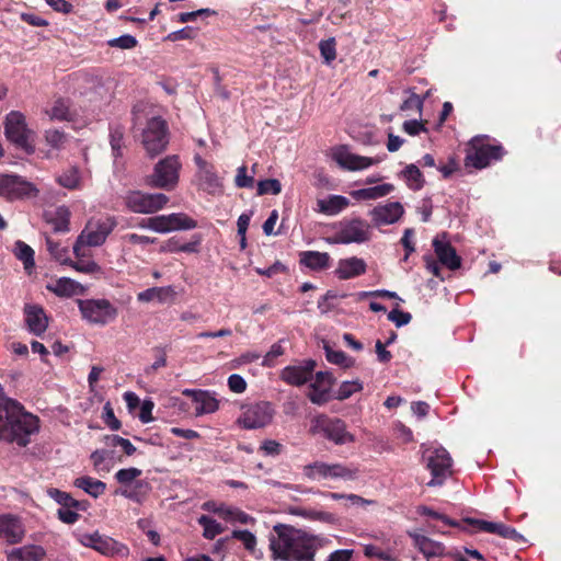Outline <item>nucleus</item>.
I'll use <instances>...</instances> for the list:
<instances>
[{
    "label": "nucleus",
    "mask_w": 561,
    "mask_h": 561,
    "mask_svg": "<svg viewBox=\"0 0 561 561\" xmlns=\"http://www.w3.org/2000/svg\"><path fill=\"white\" fill-rule=\"evenodd\" d=\"M270 537V549L274 559L283 561H314L313 539L291 526L277 524Z\"/></svg>",
    "instance_id": "1"
},
{
    "label": "nucleus",
    "mask_w": 561,
    "mask_h": 561,
    "mask_svg": "<svg viewBox=\"0 0 561 561\" xmlns=\"http://www.w3.org/2000/svg\"><path fill=\"white\" fill-rule=\"evenodd\" d=\"M505 154L506 150L502 145L491 144L486 135H478L468 142L465 165L481 170L493 162L501 161Z\"/></svg>",
    "instance_id": "2"
},
{
    "label": "nucleus",
    "mask_w": 561,
    "mask_h": 561,
    "mask_svg": "<svg viewBox=\"0 0 561 561\" xmlns=\"http://www.w3.org/2000/svg\"><path fill=\"white\" fill-rule=\"evenodd\" d=\"M4 136L15 148L23 150L26 154L35 152V137L33 129L28 128L26 117L19 111H11L5 115L3 122Z\"/></svg>",
    "instance_id": "3"
},
{
    "label": "nucleus",
    "mask_w": 561,
    "mask_h": 561,
    "mask_svg": "<svg viewBox=\"0 0 561 561\" xmlns=\"http://www.w3.org/2000/svg\"><path fill=\"white\" fill-rule=\"evenodd\" d=\"M182 163L178 154H170L159 160L148 178L150 186L172 191L179 183Z\"/></svg>",
    "instance_id": "4"
},
{
    "label": "nucleus",
    "mask_w": 561,
    "mask_h": 561,
    "mask_svg": "<svg viewBox=\"0 0 561 561\" xmlns=\"http://www.w3.org/2000/svg\"><path fill=\"white\" fill-rule=\"evenodd\" d=\"M82 319L91 324L106 325L116 320L118 309L107 299H78Z\"/></svg>",
    "instance_id": "5"
},
{
    "label": "nucleus",
    "mask_w": 561,
    "mask_h": 561,
    "mask_svg": "<svg viewBox=\"0 0 561 561\" xmlns=\"http://www.w3.org/2000/svg\"><path fill=\"white\" fill-rule=\"evenodd\" d=\"M141 144L151 158H154L167 149L169 144V128L162 117L153 116L147 121L141 135Z\"/></svg>",
    "instance_id": "6"
},
{
    "label": "nucleus",
    "mask_w": 561,
    "mask_h": 561,
    "mask_svg": "<svg viewBox=\"0 0 561 561\" xmlns=\"http://www.w3.org/2000/svg\"><path fill=\"white\" fill-rule=\"evenodd\" d=\"M426 469L430 470L432 479L427 482V486H440L446 479L453 474V459L447 449L437 447L427 449L423 454Z\"/></svg>",
    "instance_id": "7"
},
{
    "label": "nucleus",
    "mask_w": 561,
    "mask_h": 561,
    "mask_svg": "<svg viewBox=\"0 0 561 561\" xmlns=\"http://www.w3.org/2000/svg\"><path fill=\"white\" fill-rule=\"evenodd\" d=\"M274 415V409L270 402L260 401L242 407V413L237 423L247 430L262 428L268 425Z\"/></svg>",
    "instance_id": "8"
},
{
    "label": "nucleus",
    "mask_w": 561,
    "mask_h": 561,
    "mask_svg": "<svg viewBox=\"0 0 561 561\" xmlns=\"http://www.w3.org/2000/svg\"><path fill=\"white\" fill-rule=\"evenodd\" d=\"M304 474L311 480L328 478L354 480L357 478L358 470L356 468L346 467L342 463L316 461L304 467Z\"/></svg>",
    "instance_id": "9"
},
{
    "label": "nucleus",
    "mask_w": 561,
    "mask_h": 561,
    "mask_svg": "<svg viewBox=\"0 0 561 561\" xmlns=\"http://www.w3.org/2000/svg\"><path fill=\"white\" fill-rule=\"evenodd\" d=\"M169 202V197L163 193H141L139 191L129 192L125 196L126 207L137 214H153L162 209Z\"/></svg>",
    "instance_id": "10"
},
{
    "label": "nucleus",
    "mask_w": 561,
    "mask_h": 561,
    "mask_svg": "<svg viewBox=\"0 0 561 561\" xmlns=\"http://www.w3.org/2000/svg\"><path fill=\"white\" fill-rule=\"evenodd\" d=\"M78 540L82 546L92 548L105 557H127L129 554V549L126 545L112 537L101 535L98 531L93 534H82L79 536Z\"/></svg>",
    "instance_id": "11"
},
{
    "label": "nucleus",
    "mask_w": 561,
    "mask_h": 561,
    "mask_svg": "<svg viewBox=\"0 0 561 561\" xmlns=\"http://www.w3.org/2000/svg\"><path fill=\"white\" fill-rule=\"evenodd\" d=\"M38 190L20 175L0 174V196L8 199H19L36 196Z\"/></svg>",
    "instance_id": "12"
},
{
    "label": "nucleus",
    "mask_w": 561,
    "mask_h": 561,
    "mask_svg": "<svg viewBox=\"0 0 561 561\" xmlns=\"http://www.w3.org/2000/svg\"><path fill=\"white\" fill-rule=\"evenodd\" d=\"M370 239V226L360 218H354L342 224L334 234L332 242L340 244L363 243Z\"/></svg>",
    "instance_id": "13"
},
{
    "label": "nucleus",
    "mask_w": 561,
    "mask_h": 561,
    "mask_svg": "<svg viewBox=\"0 0 561 561\" xmlns=\"http://www.w3.org/2000/svg\"><path fill=\"white\" fill-rule=\"evenodd\" d=\"M115 226L113 218L99 220L95 224L89 222L80 234V241H84L89 247H99L105 242Z\"/></svg>",
    "instance_id": "14"
},
{
    "label": "nucleus",
    "mask_w": 561,
    "mask_h": 561,
    "mask_svg": "<svg viewBox=\"0 0 561 561\" xmlns=\"http://www.w3.org/2000/svg\"><path fill=\"white\" fill-rule=\"evenodd\" d=\"M404 214V208L399 202L379 204L369 210L374 226L380 227L397 222Z\"/></svg>",
    "instance_id": "15"
},
{
    "label": "nucleus",
    "mask_w": 561,
    "mask_h": 561,
    "mask_svg": "<svg viewBox=\"0 0 561 561\" xmlns=\"http://www.w3.org/2000/svg\"><path fill=\"white\" fill-rule=\"evenodd\" d=\"M318 426L325 438L337 445L354 440L353 435L346 431L345 422L340 419L323 417L318 421Z\"/></svg>",
    "instance_id": "16"
},
{
    "label": "nucleus",
    "mask_w": 561,
    "mask_h": 561,
    "mask_svg": "<svg viewBox=\"0 0 561 561\" xmlns=\"http://www.w3.org/2000/svg\"><path fill=\"white\" fill-rule=\"evenodd\" d=\"M25 537V527L21 518L13 514L0 515V538L9 545L22 542Z\"/></svg>",
    "instance_id": "17"
},
{
    "label": "nucleus",
    "mask_w": 561,
    "mask_h": 561,
    "mask_svg": "<svg viewBox=\"0 0 561 561\" xmlns=\"http://www.w3.org/2000/svg\"><path fill=\"white\" fill-rule=\"evenodd\" d=\"M334 377L330 371H318L314 381L310 383L309 400L314 404H324L330 400V391L334 383Z\"/></svg>",
    "instance_id": "18"
},
{
    "label": "nucleus",
    "mask_w": 561,
    "mask_h": 561,
    "mask_svg": "<svg viewBox=\"0 0 561 561\" xmlns=\"http://www.w3.org/2000/svg\"><path fill=\"white\" fill-rule=\"evenodd\" d=\"M409 536L413 540V546L427 561H431L433 558L450 556L451 553L446 551V547L443 542L436 541L427 536L417 533H409Z\"/></svg>",
    "instance_id": "19"
},
{
    "label": "nucleus",
    "mask_w": 561,
    "mask_h": 561,
    "mask_svg": "<svg viewBox=\"0 0 561 561\" xmlns=\"http://www.w3.org/2000/svg\"><path fill=\"white\" fill-rule=\"evenodd\" d=\"M317 366L316 360H305L304 365L287 366L280 371V379L291 386H302L312 377Z\"/></svg>",
    "instance_id": "20"
},
{
    "label": "nucleus",
    "mask_w": 561,
    "mask_h": 561,
    "mask_svg": "<svg viewBox=\"0 0 561 561\" xmlns=\"http://www.w3.org/2000/svg\"><path fill=\"white\" fill-rule=\"evenodd\" d=\"M182 394L184 397L191 398L192 401L196 404V415L214 413L219 408L218 400L211 392L207 390L184 389Z\"/></svg>",
    "instance_id": "21"
},
{
    "label": "nucleus",
    "mask_w": 561,
    "mask_h": 561,
    "mask_svg": "<svg viewBox=\"0 0 561 561\" xmlns=\"http://www.w3.org/2000/svg\"><path fill=\"white\" fill-rule=\"evenodd\" d=\"M160 233L175 230H191L197 227V221L184 213L159 215Z\"/></svg>",
    "instance_id": "22"
},
{
    "label": "nucleus",
    "mask_w": 561,
    "mask_h": 561,
    "mask_svg": "<svg viewBox=\"0 0 561 561\" xmlns=\"http://www.w3.org/2000/svg\"><path fill=\"white\" fill-rule=\"evenodd\" d=\"M434 252L440 264L447 268L455 271L461 266V257L457 254L456 249L447 241L436 237L433 240Z\"/></svg>",
    "instance_id": "23"
},
{
    "label": "nucleus",
    "mask_w": 561,
    "mask_h": 561,
    "mask_svg": "<svg viewBox=\"0 0 561 561\" xmlns=\"http://www.w3.org/2000/svg\"><path fill=\"white\" fill-rule=\"evenodd\" d=\"M366 271V262L360 257L352 256L341 259L337 262V267L335 268L334 274L339 279L346 280L364 275Z\"/></svg>",
    "instance_id": "24"
},
{
    "label": "nucleus",
    "mask_w": 561,
    "mask_h": 561,
    "mask_svg": "<svg viewBox=\"0 0 561 561\" xmlns=\"http://www.w3.org/2000/svg\"><path fill=\"white\" fill-rule=\"evenodd\" d=\"M336 162L350 171H358L369 168L379 162L378 159L354 154L347 151L335 154Z\"/></svg>",
    "instance_id": "25"
},
{
    "label": "nucleus",
    "mask_w": 561,
    "mask_h": 561,
    "mask_svg": "<svg viewBox=\"0 0 561 561\" xmlns=\"http://www.w3.org/2000/svg\"><path fill=\"white\" fill-rule=\"evenodd\" d=\"M299 264L311 271L320 272L330 267L331 256L327 252L302 251L299 253Z\"/></svg>",
    "instance_id": "26"
},
{
    "label": "nucleus",
    "mask_w": 561,
    "mask_h": 561,
    "mask_svg": "<svg viewBox=\"0 0 561 561\" xmlns=\"http://www.w3.org/2000/svg\"><path fill=\"white\" fill-rule=\"evenodd\" d=\"M46 550L38 545H26L7 553V561H43Z\"/></svg>",
    "instance_id": "27"
},
{
    "label": "nucleus",
    "mask_w": 561,
    "mask_h": 561,
    "mask_svg": "<svg viewBox=\"0 0 561 561\" xmlns=\"http://www.w3.org/2000/svg\"><path fill=\"white\" fill-rule=\"evenodd\" d=\"M350 201L342 195H330L317 201V210L327 216H335L347 208Z\"/></svg>",
    "instance_id": "28"
},
{
    "label": "nucleus",
    "mask_w": 561,
    "mask_h": 561,
    "mask_svg": "<svg viewBox=\"0 0 561 561\" xmlns=\"http://www.w3.org/2000/svg\"><path fill=\"white\" fill-rule=\"evenodd\" d=\"M46 288L59 297H71L83 293V286L69 277H60L55 283L48 284Z\"/></svg>",
    "instance_id": "29"
},
{
    "label": "nucleus",
    "mask_w": 561,
    "mask_h": 561,
    "mask_svg": "<svg viewBox=\"0 0 561 561\" xmlns=\"http://www.w3.org/2000/svg\"><path fill=\"white\" fill-rule=\"evenodd\" d=\"M25 321L31 332L41 335L47 328V318L43 308L38 306H27L25 308Z\"/></svg>",
    "instance_id": "30"
},
{
    "label": "nucleus",
    "mask_w": 561,
    "mask_h": 561,
    "mask_svg": "<svg viewBox=\"0 0 561 561\" xmlns=\"http://www.w3.org/2000/svg\"><path fill=\"white\" fill-rule=\"evenodd\" d=\"M394 191V185L391 183H383L376 186L352 191L350 194L356 201L378 199L387 196Z\"/></svg>",
    "instance_id": "31"
},
{
    "label": "nucleus",
    "mask_w": 561,
    "mask_h": 561,
    "mask_svg": "<svg viewBox=\"0 0 561 561\" xmlns=\"http://www.w3.org/2000/svg\"><path fill=\"white\" fill-rule=\"evenodd\" d=\"M70 215V210L66 206H60L53 213H46L45 219L53 226L55 232H68Z\"/></svg>",
    "instance_id": "32"
},
{
    "label": "nucleus",
    "mask_w": 561,
    "mask_h": 561,
    "mask_svg": "<svg viewBox=\"0 0 561 561\" xmlns=\"http://www.w3.org/2000/svg\"><path fill=\"white\" fill-rule=\"evenodd\" d=\"M110 145L112 149V154L115 159L123 157V150L125 147L124 136H125V127L121 123H110Z\"/></svg>",
    "instance_id": "33"
},
{
    "label": "nucleus",
    "mask_w": 561,
    "mask_h": 561,
    "mask_svg": "<svg viewBox=\"0 0 561 561\" xmlns=\"http://www.w3.org/2000/svg\"><path fill=\"white\" fill-rule=\"evenodd\" d=\"M57 183L68 190H79L81 187V172L76 165L68 167L57 178Z\"/></svg>",
    "instance_id": "34"
},
{
    "label": "nucleus",
    "mask_w": 561,
    "mask_h": 561,
    "mask_svg": "<svg viewBox=\"0 0 561 561\" xmlns=\"http://www.w3.org/2000/svg\"><path fill=\"white\" fill-rule=\"evenodd\" d=\"M73 484L93 497L102 495L106 490V484L103 481L96 480L89 476L77 478Z\"/></svg>",
    "instance_id": "35"
},
{
    "label": "nucleus",
    "mask_w": 561,
    "mask_h": 561,
    "mask_svg": "<svg viewBox=\"0 0 561 561\" xmlns=\"http://www.w3.org/2000/svg\"><path fill=\"white\" fill-rule=\"evenodd\" d=\"M400 176L405 181L407 185L412 191H420L424 184V176L415 164H408L401 172Z\"/></svg>",
    "instance_id": "36"
},
{
    "label": "nucleus",
    "mask_w": 561,
    "mask_h": 561,
    "mask_svg": "<svg viewBox=\"0 0 561 561\" xmlns=\"http://www.w3.org/2000/svg\"><path fill=\"white\" fill-rule=\"evenodd\" d=\"M13 253L23 263L24 270L30 273L35 266L34 250L24 241L18 240L14 243Z\"/></svg>",
    "instance_id": "37"
},
{
    "label": "nucleus",
    "mask_w": 561,
    "mask_h": 561,
    "mask_svg": "<svg viewBox=\"0 0 561 561\" xmlns=\"http://www.w3.org/2000/svg\"><path fill=\"white\" fill-rule=\"evenodd\" d=\"M48 493L58 504L61 505L60 508L72 507L80 511L87 510V505L84 502H80L73 499L67 492L60 491L58 489H50Z\"/></svg>",
    "instance_id": "38"
},
{
    "label": "nucleus",
    "mask_w": 561,
    "mask_h": 561,
    "mask_svg": "<svg viewBox=\"0 0 561 561\" xmlns=\"http://www.w3.org/2000/svg\"><path fill=\"white\" fill-rule=\"evenodd\" d=\"M197 522L203 527L204 538L208 540H213L225 530V527L220 523L207 515H202Z\"/></svg>",
    "instance_id": "39"
},
{
    "label": "nucleus",
    "mask_w": 561,
    "mask_h": 561,
    "mask_svg": "<svg viewBox=\"0 0 561 561\" xmlns=\"http://www.w3.org/2000/svg\"><path fill=\"white\" fill-rule=\"evenodd\" d=\"M51 119L57 121H72L73 113L70 110V102L67 99H58L54 102L51 110L49 111Z\"/></svg>",
    "instance_id": "40"
},
{
    "label": "nucleus",
    "mask_w": 561,
    "mask_h": 561,
    "mask_svg": "<svg viewBox=\"0 0 561 561\" xmlns=\"http://www.w3.org/2000/svg\"><path fill=\"white\" fill-rule=\"evenodd\" d=\"M47 250L50 255L64 265H69L71 259L68 256L69 250L67 247H61L59 242H55L50 238H46Z\"/></svg>",
    "instance_id": "41"
},
{
    "label": "nucleus",
    "mask_w": 561,
    "mask_h": 561,
    "mask_svg": "<svg viewBox=\"0 0 561 561\" xmlns=\"http://www.w3.org/2000/svg\"><path fill=\"white\" fill-rule=\"evenodd\" d=\"M325 357L327 360L331 364L339 365L345 368L351 367L354 364V359L348 357L346 353L343 351H334L331 346L325 343L324 344Z\"/></svg>",
    "instance_id": "42"
},
{
    "label": "nucleus",
    "mask_w": 561,
    "mask_h": 561,
    "mask_svg": "<svg viewBox=\"0 0 561 561\" xmlns=\"http://www.w3.org/2000/svg\"><path fill=\"white\" fill-rule=\"evenodd\" d=\"M319 49L324 62L330 65L336 58V41L334 37L322 39L319 43Z\"/></svg>",
    "instance_id": "43"
},
{
    "label": "nucleus",
    "mask_w": 561,
    "mask_h": 561,
    "mask_svg": "<svg viewBox=\"0 0 561 561\" xmlns=\"http://www.w3.org/2000/svg\"><path fill=\"white\" fill-rule=\"evenodd\" d=\"M417 512L422 516H427V517H432L434 519H439L447 526L461 528L460 522L451 519L447 515L440 514L428 506H425V505L419 506Z\"/></svg>",
    "instance_id": "44"
},
{
    "label": "nucleus",
    "mask_w": 561,
    "mask_h": 561,
    "mask_svg": "<svg viewBox=\"0 0 561 561\" xmlns=\"http://www.w3.org/2000/svg\"><path fill=\"white\" fill-rule=\"evenodd\" d=\"M363 389V383L359 380L344 381L337 389L335 399L343 401L348 399L355 392H359Z\"/></svg>",
    "instance_id": "45"
},
{
    "label": "nucleus",
    "mask_w": 561,
    "mask_h": 561,
    "mask_svg": "<svg viewBox=\"0 0 561 561\" xmlns=\"http://www.w3.org/2000/svg\"><path fill=\"white\" fill-rule=\"evenodd\" d=\"M282 192V184L277 179H267L259 181L257 183V195H278Z\"/></svg>",
    "instance_id": "46"
},
{
    "label": "nucleus",
    "mask_w": 561,
    "mask_h": 561,
    "mask_svg": "<svg viewBox=\"0 0 561 561\" xmlns=\"http://www.w3.org/2000/svg\"><path fill=\"white\" fill-rule=\"evenodd\" d=\"M460 523L471 526L478 530L489 533V534H496V529H497V525H499V523L486 522V520L471 518V517H466Z\"/></svg>",
    "instance_id": "47"
},
{
    "label": "nucleus",
    "mask_w": 561,
    "mask_h": 561,
    "mask_svg": "<svg viewBox=\"0 0 561 561\" xmlns=\"http://www.w3.org/2000/svg\"><path fill=\"white\" fill-rule=\"evenodd\" d=\"M231 538L240 540L250 553L254 552L256 538L251 531L236 529L231 533Z\"/></svg>",
    "instance_id": "48"
},
{
    "label": "nucleus",
    "mask_w": 561,
    "mask_h": 561,
    "mask_svg": "<svg viewBox=\"0 0 561 561\" xmlns=\"http://www.w3.org/2000/svg\"><path fill=\"white\" fill-rule=\"evenodd\" d=\"M234 184L239 188H252L254 185V175L248 174L247 165H241L237 169V174L234 178Z\"/></svg>",
    "instance_id": "49"
},
{
    "label": "nucleus",
    "mask_w": 561,
    "mask_h": 561,
    "mask_svg": "<svg viewBox=\"0 0 561 561\" xmlns=\"http://www.w3.org/2000/svg\"><path fill=\"white\" fill-rule=\"evenodd\" d=\"M110 47L121 48V49H133L138 45V41L135 36L130 34H125L116 38H112L107 42Z\"/></svg>",
    "instance_id": "50"
},
{
    "label": "nucleus",
    "mask_w": 561,
    "mask_h": 561,
    "mask_svg": "<svg viewBox=\"0 0 561 561\" xmlns=\"http://www.w3.org/2000/svg\"><path fill=\"white\" fill-rule=\"evenodd\" d=\"M364 554H365V557L377 558V559H380L383 561H394L396 560V558L393 557V554L391 552L386 551L375 545H366L364 547Z\"/></svg>",
    "instance_id": "51"
},
{
    "label": "nucleus",
    "mask_w": 561,
    "mask_h": 561,
    "mask_svg": "<svg viewBox=\"0 0 561 561\" xmlns=\"http://www.w3.org/2000/svg\"><path fill=\"white\" fill-rule=\"evenodd\" d=\"M45 141L54 149H60L66 141V135L59 129H47L45 131Z\"/></svg>",
    "instance_id": "52"
},
{
    "label": "nucleus",
    "mask_w": 561,
    "mask_h": 561,
    "mask_svg": "<svg viewBox=\"0 0 561 561\" xmlns=\"http://www.w3.org/2000/svg\"><path fill=\"white\" fill-rule=\"evenodd\" d=\"M142 471L138 468H127V469H119L115 473V479L121 484H129L134 480H136L138 477H140Z\"/></svg>",
    "instance_id": "53"
},
{
    "label": "nucleus",
    "mask_w": 561,
    "mask_h": 561,
    "mask_svg": "<svg viewBox=\"0 0 561 561\" xmlns=\"http://www.w3.org/2000/svg\"><path fill=\"white\" fill-rule=\"evenodd\" d=\"M69 266L80 273L95 274L101 271L100 265L94 261H70Z\"/></svg>",
    "instance_id": "54"
},
{
    "label": "nucleus",
    "mask_w": 561,
    "mask_h": 561,
    "mask_svg": "<svg viewBox=\"0 0 561 561\" xmlns=\"http://www.w3.org/2000/svg\"><path fill=\"white\" fill-rule=\"evenodd\" d=\"M122 241L125 244L146 247L148 244L156 243L157 238H152V237H148V236H140L137 233H127L122 237Z\"/></svg>",
    "instance_id": "55"
},
{
    "label": "nucleus",
    "mask_w": 561,
    "mask_h": 561,
    "mask_svg": "<svg viewBox=\"0 0 561 561\" xmlns=\"http://www.w3.org/2000/svg\"><path fill=\"white\" fill-rule=\"evenodd\" d=\"M108 455L106 449H96L91 454L90 458L96 471H110V467L105 463Z\"/></svg>",
    "instance_id": "56"
},
{
    "label": "nucleus",
    "mask_w": 561,
    "mask_h": 561,
    "mask_svg": "<svg viewBox=\"0 0 561 561\" xmlns=\"http://www.w3.org/2000/svg\"><path fill=\"white\" fill-rule=\"evenodd\" d=\"M215 14H216V11L205 8V9H199V10L192 11V12H182L178 15V21L181 23H186V22L195 21L198 16L207 18V16L215 15Z\"/></svg>",
    "instance_id": "57"
},
{
    "label": "nucleus",
    "mask_w": 561,
    "mask_h": 561,
    "mask_svg": "<svg viewBox=\"0 0 561 561\" xmlns=\"http://www.w3.org/2000/svg\"><path fill=\"white\" fill-rule=\"evenodd\" d=\"M165 294V289L163 287H152L148 288L141 293L138 294L137 299L139 301H152V300H162L163 295Z\"/></svg>",
    "instance_id": "58"
},
{
    "label": "nucleus",
    "mask_w": 561,
    "mask_h": 561,
    "mask_svg": "<svg viewBox=\"0 0 561 561\" xmlns=\"http://www.w3.org/2000/svg\"><path fill=\"white\" fill-rule=\"evenodd\" d=\"M197 35L196 28L192 26H185L179 31L171 32L167 39L171 42L182 41V39H193Z\"/></svg>",
    "instance_id": "59"
},
{
    "label": "nucleus",
    "mask_w": 561,
    "mask_h": 561,
    "mask_svg": "<svg viewBox=\"0 0 561 561\" xmlns=\"http://www.w3.org/2000/svg\"><path fill=\"white\" fill-rule=\"evenodd\" d=\"M412 316L410 312L402 311L398 308L392 309L388 313V320L392 321L398 328L410 323Z\"/></svg>",
    "instance_id": "60"
},
{
    "label": "nucleus",
    "mask_w": 561,
    "mask_h": 561,
    "mask_svg": "<svg viewBox=\"0 0 561 561\" xmlns=\"http://www.w3.org/2000/svg\"><path fill=\"white\" fill-rule=\"evenodd\" d=\"M424 99L417 95L416 93H411V95L402 102L400 105L401 111H411L417 110L421 111L423 107Z\"/></svg>",
    "instance_id": "61"
},
{
    "label": "nucleus",
    "mask_w": 561,
    "mask_h": 561,
    "mask_svg": "<svg viewBox=\"0 0 561 561\" xmlns=\"http://www.w3.org/2000/svg\"><path fill=\"white\" fill-rule=\"evenodd\" d=\"M104 423L112 430V431H118L122 426L121 422L116 419L113 409L111 408L110 403H106L104 405V415H103Z\"/></svg>",
    "instance_id": "62"
},
{
    "label": "nucleus",
    "mask_w": 561,
    "mask_h": 561,
    "mask_svg": "<svg viewBox=\"0 0 561 561\" xmlns=\"http://www.w3.org/2000/svg\"><path fill=\"white\" fill-rule=\"evenodd\" d=\"M228 387L234 393H242L247 389V382L242 376L233 374L228 378Z\"/></svg>",
    "instance_id": "63"
},
{
    "label": "nucleus",
    "mask_w": 561,
    "mask_h": 561,
    "mask_svg": "<svg viewBox=\"0 0 561 561\" xmlns=\"http://www.w3.org/2000/svg\"><path fill=\"white\" fill-rule=\"evenodd\" d=\"M403 130L410 136H416L421 131H427L423 122L411 119L403 123Z\"/></svg>",
    "instance_id": "64"
}]
</instances>
